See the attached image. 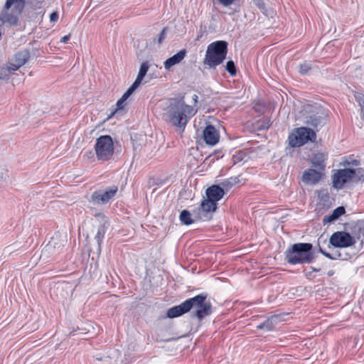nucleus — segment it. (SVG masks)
Listing matches in <instances>:
<instances>
[{"label": "nucleus", "mask_w": 364, "mask_h": 364, "mask_svg": "<svg viewBox=\"0 0 364 364\" xmlns=\"http://www.w3.org/2000/svg\"><path fill=\"white\" fill-rule=\"evenodd\" d=\"M207 296L206 294H200L186 299L181 304L168 309L166 317L170 318H176L194 309L195 311L191 313V317H196L199 321H202L212 314V305L210 301H207Z\"/></svg>", "instance_id": "nucleus-1"}, {"label": "nucleus", "mask_w": 364, "mask_h": 364, "mask_svg": "<svg viewBox=\"0 0 364 364\" xmlns=\"http://www.w3.org/2000/svg\"><path fill=\"white\" fill-rule=\"evenodd\" d=\"M197 110L186 105L183 100L171 103L166 113V120L173 126L184 129L189 119L193 117Z\"/></svg>", "instance_id": "nucleus-2"}, {"label": "nucleus", "mask_w": 364, "mask_h": 364, "mask_svg": "<svg viewBox=\"0 0 364 364\" xmlns=\"http://www.w3.org/2000/svg\"><path fill=\"white\" fill-rule=\"evenodd\" d=\"M285 261L291 264H310L315 260L313 245L299 242L292 245L284 252Z\"/></svg>", "instance_id": "nucleus-3"}, {"label": "nucleus", "mask_w": 364, "mask_h": 364, "mask_svg": "<svg viewBox=\"0 0 364 364\" xmlns=\"http://www.w3.org/2000/svg\"><path fill=\"white\" fill-rule=\"evenodd\" d=\"M228 53V43L225 41H217L208 45L203 64L209 68H215L226 58Z\"/></svg>", "instance_id": "nucleus-4"}, {"label": "nucleus", "mask_w": 364, "mask_h": 364, "mask_svg": "<svg viewBox=\"0 0 364 364\" xmlns=\"http://www.w3.org/2000/svg\"><path fill=\"white\" fill-rule=\"evenodd\" d=\"M316 139V132L308 127H301L294 129L289 134L288 141L290 147H300L308 142H314Z\"/></svg>", "instance_id": "nucleus-5"}, {"label": "nucleus", "mask_w": 364, "mask_h": 364, "mask_svg": "<svg viewBox=\"0 0 364 364\" xmlns=\"http://www.w3.org/2000/svg\"><path fill=\"white\" fill-rule=\"evenodd\" d=\"M95 151L99 161H109L114 154V144L112 137L109 135H102L97 138Z\"/></svg>", "instance_id": "nucleus-6"}, {"label": "nucleus", "mask_w": 364, "mask_h": 364, "mask_svg": "<svg viewBox=\"0 0 364 364\" xmlns=\"http://www.w3.org/2000/svg\"><path fill=\"white\" fill-rule=\"evenodd\" d=\"M355 243V238L346 231H337L333 232L329 239V246L345 248L353 246Z\"/></svg>", "instance_id": "nucleus-7"}, {"label": "nucleus", "mask_w": 364, "mask_h": 364, "mask_svg": "<svg viewBox=\"0 0 364 364\" xmlns=\"http://www.w3.org/2000/svg\"><path fill=\"white\" fill-rule=\"evenodd\" d=\"M355 171L353 168H343L336 170L332 175L333 187L337 190L343 188L344 184L355 177Z\"/></svg>", "instance_id": "nucleus-8"}, {"label": "nucleus", "mask_w": 364, "mask_h": 364, "mask_svg": "<svg viewBox=\"0 0 364 364\" xmlns=\"http://www.w3.org/2000/svg\"><path fill=\"white\" fill-rule=\"evenodd\" d=\"M118 188L116 186L108 187L105 190H98L92 193L91 200L97 204L108 203L116 195Z\"/></svg>", "instance_id": "nucleus-9"}, {"label": "nucleus", "mask_w": 364, "mask_h": 364, "mask_svg": "<svg viewBox=\"0 0 364 364\" xmlns=\"http://www.w3.org/2000/svg\"><path fill=\"white\" fill-rule=\"evenodd\" d=\"M327 117V111L323 108H320L316 113L306 117L305 122L309 126L317 127L326 123Z\"/></svg>", "instance_id": "nucleus-10"}, {"label": "nucleus", "mask_w": 364, "mask_h": 364, "mask_svg": "<svg viewBox=\"0 0 364 364\" xmlns=\"http://www.w3.org/2000/svg\"><path fill=\"white\" fill-rule=\"evenodd\" d=\"M205 142L210 146L215 145L220 139L219 132L212 124H208L203 132Z\"/></svg>", "instance_id": "nucleus-11"}, {"label": "nucleus", "mask_w": 364, "mask_h": 364, "mask_svg": "<svg viewBox=\"0 0 364 364\" xmlns=\"http://www.w3.org/2000/svg\"><path fill=\"white\" fill-rule=\"evenodd\" d=\"M322 174L314 168H308L304 171L302 181L306 183L316 184L321 179Z\"/></svg>", "instance_id": "nucleus-12"}, {"label": "nucleus", "mask_w": 364, "mask_h": 364, "mask_svg": "<svg viewBox=\"0 0 364 364\" xmlns=\"http://www.w3.org/2000/svg\"><path fill=\"white\" fill-rule=\"evenodd\" d=\"M205 194L208 198L217 203L225 195V191L220 185H213L206 189Z\"/></svg>", "instance_id": "nucleus-13"}, {"label": "nucleus", "mask_w": 364, "mask_h": 364, "mask_svg": "<svg viewBox=\"0 0 364 364\" xmlns=\"http://www.w3.org/2000/svg\"><path fill=\"white\" fill-rule=\"evenodd\" d=\"M186 50L182 49L164 62V68L169 70L172 66L181 62L186 55Z\"/></svg>", "instance_id": "nucleus-14"}, {"label": "nucleus", "mask_w": 364, "mask_h": 364, "mask_svg": "<svg viewBox=\"0 0 364 364\" xmlns=\"http://www.w3.org/2000/svg\"><path fill=\"white\" fill-rule=\"evenodd\" d=\"M279 316L273 315L268 317L264 322L257 326L258 329H262L267 331H272L279 322Z\"/></svg>", "instance_id": "nucleus-15"}, {"label": "nucleus", "mask_w": 364, "mask_h": 364, "mask_svg": "<svg viewBox=\"0 0 364 364\" xmlns=\"http://www.w3.org/2000/svg\"><path fill=\"white\" fill-rule=\"evenodd\" d=\"M346 213V209L343 206L337 207L329 215H326L323 218V223H331L338 219L341 215Z\"/></svg>", "instance_id": "nucleus-16"}, {"label": "nucleus", "mask_w": 364, "mask_h": 364, "mask_svg": "<svg viewBox=\"0 0 364 364\" xmlns=\"http://www.w3.org/2000/svg\"><path fill=\"white\" fill-rule=\"evenodd\" d=\"M326 155L323 153L314 154L311 159V164L314 167L317 168L320 170H324L326 167Z\"/></svg>", "instance_id": "nucleus-17"}, {"label": "nucleus", "mask_w": 364, "mask_h": 364, "mask_svg": "<svg viewBox=\"0 0 364 364\" xmlns=\"http://www.w3.org/2000/svg\"><path fill=\"white\" fill-rule=\"evenodd\" d=\"M107 220H105L103 223H102L97 228V234L95 237V239L97 240V250L100 252L101 251V245L102 240L105 237V232L107 231Z\"/></svg>", "instance_id": "nucleus-18"}, {"label": "nucleus", "mask_w": 364, "mask_h": 364, "mask_svg": "<svg viewBox=\"0 0 364 364\" xmlns=\"http://www.w3.org/2000/svg\"><path fill=\"white\" fill-rule=\"evenodd\" d=\"M30 58V54L27 51H20L15 54L13 61L23 66Z\"/></svg>", "instance_id": "nucleus-19"}, {"label": "nucleus", "mask_w": 364, "mask_h": 364, "mask_svg": "<svg viewBox=\"0 0 364 364\" xmlns=\"http://www.w3.org/2000/svg\"><path fill=\"white\" fill-rule=\"evenodd\" d=\"M200 208L206 213L214 212L217 208V203L207 198L201 202Z\"/></svg>", "instance_id": "nucleus-20"}, {"label": "nucleus", "mask_w": 364, "mask_h": 364, "mask_svg": "<svg viewBox=\"0 0 364 364\" xmlns=\"http://www.w3.org/2000/svg\"><path fill=\"white\" fill-rule=\"evenodd\" d=\"M15 4L16 9L18 11L19 14H21L26 5L25 0H6L5 3L4 8L6 9H9L13 4Z\"/></svg>", "instance_id": "nucleus-21"}, {"label": "nucleus", "mask_w": 364, "mask_h": 364, "mask_svg": "<svg viewBox=\"0 0 364 364\" xmlns=\"http://www.w3.org/2000/svg\"><path fill=\"white\" fill-rule=\"evenodd\" d=\"M240 182V179L237 176L235 177H230L229 178L223 180L220 183V186H222L223 189H225L226 191H228L233 186L238 183Z\"/></svg>", "instance_id": "nucleus-22"}, {"label": "nucleus", "mask_w": 364, "mask_h": 364, "mask_svg": "<svg viewBox=\"0 0 364 364\" xmlns=\"http://www.w3.org/2000/svg\"><path fill=\"white\" fill-rule=\"evenodd\" d=\"M149 68V63L147 61L143 62L140 65L139 71L135 80L141 83V81L147 73Z\"/></svg>", "instance_id": "nucleus-23"}, {"label": "nucleus", "mask_w": 364, "mask_h": 364, "mask_svg": "<svg viewBox=\"0 0 364 364\" xmlns=\"http://www.w3.org/2000/svg\"><path fill=\"white\" fill-rule=\"evenodd\" d=\"M179 218L181 222L186 225H189L193 223L191 213L187 210H183L181 212Z\"/></svg>", "instance_id": "nucleus-24"}, {"label": "nucleus", "mask_w": 364, "mask_h": 364, "mask_svg": "<svg viewBox=\"0 0 364 364\" xmlns=\"http://www.w3.org/2000/svg\"><path fill=\"white\" fill-rule=\"evenodd\" d=\"M312 66L311 64L308 62H304L301 63L299 66V73L301 75H308L309 73L311 70Z\"/></svg>", "instance_id": "nucleus-25"}, {"label": "nucleus", "mask_w": 364, "mask_h": 364, "mask_svg": "<svg viewBox=\"0 0 364 364\" xmlns=\"http://www.w3.org/2000/svg\"><path fill=\"white\" fill-rule=\"evenodd\" d=\"M225 70L229 73V74L231 76H234L236 75L237 69L235 63L232 60H229L227 62L225 65Z\"/></svg>", "instance_id": "nucleus-26"}, {"label": "nucleus", "mask_w": 364, "mask_h": 364, "mask_svg": "<svg viewBox=\"0 0 364 364\" xmlns=\"http://www.w3.org/2000/svg\"><path fill=\"white\" fill-rule=\"evenodd\" d=\"M125 100H123V99L121 97L116 103V108L111 113V116L113 115L115 112H117V111H119V110H122L124 107V103Z\"/></svg>", "instance_id": "nucleus-27"}, {"label": "nucleus", "mask_w": 364, "mask_h": 364, "mask_svg": "<svg viewBox=\"0 0 364 364\" xmlns=\"http://www.w3.org/2000/svg\"><path fill=\"white\" fill-rule=\"evenodd\" d=\"M355 171V176L357 177L358 181H364V169L359 168H357Z\"/></svg>", "instance_id": "nucleus-28"}, {"label": "nucleus", "mask_w": 364, "mask_h": 364, "mask_svg": "<svg viewBox=\"0 0 364 364\" xmlns=\"http://www.w3.org/2000/svg\"><path fill=\"white\" fill-rule=\"evenodd\" d=\"M21 67V66L19 65V64H17L16 62L14 61V62L9 63V65L7 66L6 70L8 72L16 71V70H18Z\"/></svg>", "instance_id": "nucleus-29"}, {"label": "nucleus", "mask_w": 364, "mask_h": 364, "mask_svg": "<svg viewBox=\"0 0 364 364\" xmlns=\"http://www.w3.org/2000/svg\"><path fill=\"white\" fill-rule=\"evenodd\" d=\"M140 82L135 80L134 83L128 88V90L126 91L129 94L132 95V94L135 91V90L140 85Z\"/></svg>", "instance_id": "nucleus-30"}, {"label": "nucleus", "mask_w": 364, "mask_h": 364, "mask_svg": "<svg viewBox=\"0 0 364 364\" xmlns=\"http://www.w3.org/2000/svg\"><path fill=\"white\" fill-rule=\"evenodd\" d=\"M167 28H164L158 36L157 41L160 44L163 42L166 34Z\"/></svg>", "instance_id": "nucleus-31"}, {"label": "nucleus", "mask_w": 364, "mask_h": 364, "mask_svg": "<svg viewBox=\"0 0 364 364\" xmlns=\"http://www.w3.org/2000/svg\"><path fill=\"white\" fill-rule=\"evenodd\" d=\"M320 239H318V241H320ZM320 244V242H318V252H321L323 255H324L325 257H326L328 259H333V257H331V254H330L329 252H326L325 250H323L319 245Z\"/></svg>", "instance_id": "nucleus-32"}, {"label": "nucleus", "mask_w": 364, "mask_h": 364, "mask_svg": "<svg viewBox=\"0 0 364 364\" xmlns=\"http://www.w3.org/2000/svg\"><path fill=\"white\" fill-rule=\"evenodd\" d=\"M218 1L224 6H228L231 5L235 1V0H218Z\"/></svg>", "instance_id": "nucleus-33"}, {"label": "nucleus", "mask_w": 364, "mask_h": 364, "mask_svg": "<svg viewBox=\"0 0 364 364\" xmlns=\"http://www.w3.org/2000/svg\"><path fill=\"white\" fill-rule=\"evenodd\" d=\"M58 19V13H57L56 11L53 12V13L50 15V21L55 22V21H56Z\"/></svg>", "instance_id": "nucleus-34"}, {"label": "nucleus", "mask_w": 364, "mask_h": 364, "mask_svg": "<svg viewBox=\"0 0 364 364\" xmlns=\"http://www.w3.org/2000/svg\"><path fill=\"white\" fill-rule=\"evenodd\" d=\"M331 257H333V260L334 259H341V254L338 252H336V253L334 254H331Z\"/></svg>", "instance_id": "nucleus-35"}, {"label": "nucleus", "mask_w": 364, "mask_h": 364, "mask_svg": "<svg viewBox=\"0 0 364 364\" xmlns=\"http://www.w3.org/2000/svg\"><path fill=\"white\" fill-rule=\"evenodd\" d=\"M70 34L66 35L61 38L60 42L63 43H66L70 40Z\"/></svg>", "instance_id": "nucleus-36"}, {"label": "nucleus", "mask_w": 364, "mask_h": 364, "mask_svg": "<svg viewBox=\"0 0 364 364\" xmlns=\"http://www.w3.org/2000/svg\"><path fill=\"white\" fill-rule=\"evenodd\" d=\"M304 275L306 278H310L312 277V271L310 269V271L304 270Z\"/></svg>", "instance_id": "nucleus-37"}, {"label": "nucleus", "mask_w": 364, "mask_h": 364, "mask_svg": "<svg viewBox=\"0 0 364 364\" xmlns=\"http://www.w3.org/2000/svg\"><path fill=\"white\" fill-rule=\"evenodd\" d=\"M130 96H131L130 94H129L128 92H125L124 93V95L122 96V98L123 99V100L126 101Z\"/></svg>", "instance_id": "nucleus-38"}, {"label": "nucleus", "mask_w": 364, "mask_h": 364, "mask_svg": "<svg viewBox=\"0 0 364 364\" xmlns=\"http://www.w3.org/2000/svg\"><path fill=\"white\" fill-rule=\"evenodd\" d=\"M213 155H215L216 156L217 159H219L220 157L222 156L221 155V151H215L214 153H213Z\"/></svg>", "instance_id": "nucleus-39"}, {"label": "nucleus", "mask_w": 364, "mask_h": 364, "mask_svg": "<svg viewBox=\"0 0 364 364\" xmlns=\"http://www.w3.org/2000/svg\"><path fill=\"white\" fill-rule=\"evenodd\" d=\"M7 77V73L1 72L0 73V80H4Z\"/></svg>", "instance_id": "nucleus-40"}, {"label": "nucleus", "mask_w": 364, "mask_h": 364, "mask_svg": "<svg viewBox=\"0 0 364 364\" xmlns=\"http://www.w3.org/2000/svg\"><path fill=\"white\" fill-rule=\"evenodd\" d=\"M309 269L312 271V272H319V271H320V269H319V268H316V267H312V266H311V267H310V268H309Z\"/></svg>", "instance_id": "nucleus-41"}, {"label": "nucleus", "mask_w": 364, "mask_h": 364, "mask_svg": "<svg viewBox=\"0 0 364 364\" xmlns=\"http://www.w3.org/2000/svg\"><path fill=\"white\" fill-rule=\"evenodd\" d=\"M85 156H87V158L93 157V154L92 151H90L89 153H86Z\"/></svg>", "instance_id": "nucleus-42"}, {"label": "nucleus", "mask_w": 364, "mask_h": 364, "mask_svg": "<svg viewBox=\"0 0 364 364\" xmlns=\"http://www.w3.org/2000/svg\"><path fill=\"white\" fill-rule=\"evenodd\" d=\"M193 100L196 102L198 100V96L196 95H194L193 97Z\"/></svg>", "instance_id": "nucleus-43"}, {"label": "nucleus", "mask_w": 364, "mask_h": 364, "mask_svg": "<svg viewBox=\"0 0 364 364\" xmlns=\"http://www.w3.org/2000/svg\"><path fill=\"white\" fill-rule=\"evenodd\" d=\"M95 216H102V218H105L104 215H102V213H97L95 215Z\"/></svg>", "instance_id": "nucleus-44"}, {"label": "nucleus", "mask_w": 364, "mask_h": 364, "mask_svg": "<svg viewBox=\"0 0 364 364\" xmlns=\"http://www.w3.org/2000/svg\"><path fill=\"white\" fill-rule=\"evenodd\" d=\"M328 274L329 276L332 275L331 272H330Z\"/></svg>", "instance_id": "nucleus-45"}]
</instances>
